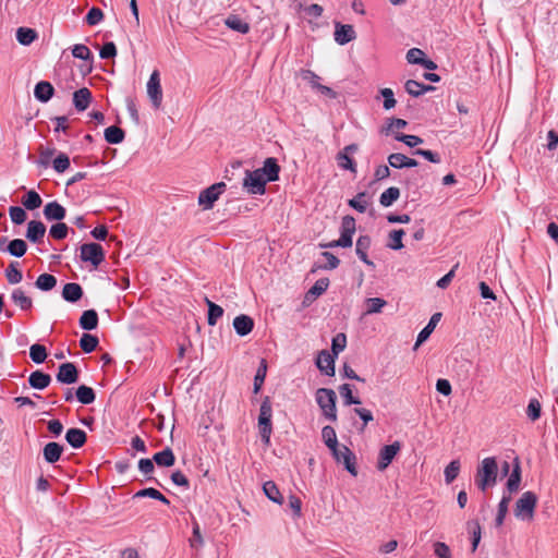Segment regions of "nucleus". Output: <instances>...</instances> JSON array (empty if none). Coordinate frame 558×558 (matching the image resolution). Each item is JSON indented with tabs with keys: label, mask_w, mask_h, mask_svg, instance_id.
<instances>
[{
	"label": "nucleus",
	"mask_w": 558,
	"mask_h": 558,
	"mask_svg": "<svg viewBox=\"0 0 558 558\" xmlns=\"http://www.w3.org/2000/svg\"><path fill=\"white\" fill-rule=\"evenodd\" d=\"M498 464L496 458H484L476 469L475 484L482 492L497 483Z\"/></svg>",
	"instance_id": "obj_1"
},
{
	"label": "nucleus",
	"mask_w": 558,
	"mask_h": 558,
	"mask_svg": "<svg viewBox=\"0 0 558 558\" xmlns=\"http://www.w3.org/2000/svg\"><path fill=\"white\" fill-rule=\"evenodd\" d=\"M537 505V496L533 492H524L517 500L514 515L521 521H532Z\"/></svg>",
	"instance_id": "obj_2"
},
{
	"label": "nucleus",
	"mask_w": 558,
	"mask_h": 558,
	"mask_svg": "<svg viewBox=\"0 0 558 558\" xmlns=\"http://www.w3.org/2000/svg\"><path fill=\"white\" fill-rule=\"evenodd\" d=\"M316 401L325 417L335 422L337 420L336 401L337 395L332 389L319 388L316 391Z\"/></svg>",
	"instance_id": "obj_3"
},
{
	"label": "nucleus",
	"mask_w": 558,
	"mask_h": 558,
	"mask_svg": "<svg viewBox=\"0 0 558 558\" xmlns=\"http://www.w3.org/2000/svg\"><path fill=\"white\" fill-rule=\"evenodd\" d=\"M271 415L272 409L269 397H265L259 410L258 426L263 441L269 444L271 434Z\"/></svg>",
	"instance_id": "obj_4"
},
{
	"label": "nucleus",
	"mask_w": 558,
	"mask_h": 558,
	"mask_svg": "<svg viewBox=\"0 0 558 558\" xmlns=\"http://www.w3.org/2000/svg\"><path fill=\"white\" fill-rule=\"evenodd\" d=\"M332 456L338 463H342L345 470L353 476L357 475L354 453L344 445H337L331 449Z\"/></svg>",
	"instance_id": "obj_5"
},
{
	"label": "nucleus",
	"mask_w": 558,
	"mask_h": 558,
	"mask_svg": "<svg viewBox=\"0 0 558 558\" xmlns=\"http://www.w3.org/2000/svg\"><path fill=\"white\" fill-rule=\"evenodd\" d=\"M225 189L226 184L223 182H219L203 190L198 195V205L205 210L213 208L215 202L219 198Z\"/></svg>",
	"instance_id": "obj_6"
},
{
	"label": "nucleus",
	"mask_w": 558,
	"mask_h": 558,
	"mask_svg": "<svg viewBox=\"0 0 558 558\" xmlns=\"http://www.w3.org/2000/svg\"><path fill=\"white\" fill-rule=\"evenodd\" d=\"M267 179L260 175L259 171H245V178L243 179V187L250 194H264Z\"/></svg>",
	"instance_id": "obj_7"
},
{
	"label": "nucleus",
	"mask_w": 558,
	"mask_h": 558,
	"mask_svg": "<svg viewBox=\"0 0 558 558\" xmlns=\"http://www.w3.org/2000/svg\"><path fill=\"white\" fill-rule=\"evenodd\" d=\"M81 259L90 262L93 266L98 267L105 260V251L100 244L85 243L81 245Z\"/></svg>",
	"instance_id": "obj_8"
},
{
	"label": "nucleus",
	"mask_w": 558,
	"mask_h": 558,
	"mask_svg": "<svg viewBox=\"0 0 558 558\" xmlns=\"http://www.w3.org/2000/svg\"><path fill=\"white\" fill-rule=\"evenodd\" d=\"M147 95L155 109H159L162 101V89L158 70H154L147 82Z\"/></svg>",
	"instance_id": "obj_9"
},
{
	"label": "nucleus",
	"mask_w": 558,
	"mask_h": 558,
	"mask_svg": "<svg viewBox=\"0 0 558 558\" xmlns=\"http://www.w3.org/2000/svg\"><path fill=\"white\" fill-rule=\"evenodd\" d=\"M355 230V219L352 216H344L341 222V234L338 239V244H341V247H351Z\"/></svg>",
	"instance_id": "obj_10"
},
{
	"label": "nucleus",
	"mask_w": 558,
	"mask_h": 558,
	"mask_svg": "<svg viewBox=\"0 0 558 558\" xmlns=\"http://www.w3.org/2000/svg\"><path fill=\"white\" fill-rule=\"evenodd\" d=\"M401 445L399 441H395L391 445L384 446L378 456L377 469L384 471L392 462L397 453L400 451Z\"/></svg>",
	"instance_id": "obj_11"
},
{
	"label": "nucleus",
	"mask_w": 558,
	"mask_h": 558,
	"mask_svg": "<svg viewBox=\"0 0 558 558\" xmlns=\"http://www.w3.org/2000/svg\"><path fill=\"white\" fill-rule=\"evenodd\" d=\"M359 146L356 144H350L345 146L341 151L337 154V162L338 166L342 169L350 170L352 172L356 171V166L353 159L350 157L351 154L356 153Z\"/></svg>",
	"instance_id": "obj_12"
},
{
	"label": "nucleus",
	"mask_w": 558,
	"mask_h": 558,
	"mask_svg": "<svg viewBox=\"0 0 558 558\" xmlns=\"http://www.w3.org/2000/svg\"><path fill=\"white\" fill-rule=\"evenodd\" d=\"M78 372L76 366L66 362L59 366V371L57 374V380L61 384H74L77 380Z\"/></svg>",
	"instance_id": "obj_13"
},
{
	"label": "nucleus",
	"mask_w": 558,
	"mask_h": 558,
	"mask_svg": "<svg viewBox=\"0 0 558 558\" xmlns=\"http://www.w3.org/2000/svg\"><path fill=\"white\" fill-rule=\"evenodd\" d=\"M355 38L356 34L352 25L336 23L335 40L339 45H345Z\"/></svg>",
	"instance_id": "obj_14"
},
{
	"label": "nucleus",
	"mask_w": 558,
	"mask_h": 558,
	"mask_svg": "<svg viewBox=\"0 0 558 558\" xmlns=\"http://www.w3.org/2000/svg\"><path fill=\"white\" fill-rule=\"evenodd\" d=\"M372 240L368 235L359 236L355 245L356 255L367 266L375 267L374 263L368 258L367 251L369 250Z\"/></svg>",
	"instance_id": "obj_15"
},
{
	"label": "nucleus",
	"mask_w": 558,
	"mask_h": 558,
	"mask_svg": "<svg viewBox=\"0 0 558 558\" xmlns=\"http://www.w3.org/2000/svg\"><path fill=\"white\" fill-rule=\"evenodd\" d=\"M233 328L239 336H246L253 330L254 320L248 315L241 314L233 319Z\"/></svg>",
	"instance_id": "obj_16"
},
{
	"label": "nucleus",
	"mask_w": 558,
	"mask_h": 558,
	"mask_svg": "<svg viewBox=\"0 0 558 558\" xmlns=\"http://www.w3.org/2000/svg\"><path fill=\"white\" fill-rule=\"evenodd\" d=\"M65 208L56 201L47 203L44 207V216L49 221H60L65 217Z\"/></svg>",
	"instance_id": "obj_17"
},
{
	"label": "nucleus",
	"mask_w": 558,
	"mask_h": 558,
	"mask_svg": "<svg viewBox=\"0 0 558 558\" xmlns=\"http://www.w3.org/2000/svg\"><path fill=\"white\" fill-rule=\"evenodd\" d=\"M46 233V226L41 221L31 220L27 225L26 238L33 243H39Z\"/></svg>",
	"instance_id": "obj_18"
},
{
	"label": "nucleus",
	"mask_w": 558,
	"mask_h": 558,
	"mask_svg": "<svg viewBox=\"0 0 558 558\" xmlns=\"http://www.w3.org/2000/svg\"><path fill=\"white\" fill-rule=\"evenodd\" d=\"M260 175L267 179V181H276L279 177L280 167L275 158H267L264 162V167L256 169Z\"/></svg>",
	"instance_id": "obj_19"
},
{
	"label": "nucleus",
	"mask_w": 558,
	"mask_h": 558,
	"mask_svg": "<svg viewBox=\"0 0 558 558\" xmlns=\"http://www.w3.org/2000/svg\"><path fill=\"white\" fill-rule=\"evenodd\" d=\"M329 280L327 278L318 279L314 286L306 292L304 298V303L308 304L315 301L319 295H322L328 288Z\"/></svg>",
	"instance_id": "obj_20"
},
{
	"label": "nucleus",
	"mask_w": 558,
	"mask_h": 558,
	"mask_svg": "<svg viewBox=\"0 0 558 558\" xmlns=\"http://www.w3.org/2000/svg\"><path fill=\"white\" fill-rule=\"evenodd\" d=\"M317 367L327 375L335 373V359L328 351H322L316 361Z\"/></svg>",
	"instance_id": "obj_21"
},
{
	"label": "nucleus",
	"mask_w": 558,
	"mask_h": 558,
	"mask_svg": "<svg viewBox=\"0 0 558 558\" xmlns=\"http://www.w3.org/2000/svg\"><path fill=\"white\" fill-rule=\"evenodd\" d=\"M92 100V93L88 88L83 87L73 94V104L78 111H84L88 108Z\"/></svg>",
	"instance_id": "obj_22"
},
{
	"label": "nucleus",
	"mask_w": 558,
	"mask_h": 558,
	"mask_svg": "<svg viewBox=\"0 0 558 558\" xmlns=\"http://www.w3.org/2000/svg\"><path fill=\"white\" fill-rule=\"evenodd\" d=\"M53 92H54V88L49 82L41 81L36 84L35 89H34V95L37 100H39L41 102H47L53 96Z\"/></svg>",
	"instance_id": "obj_23"
},
{
	"label": "nucleus",
	"mask_w": 558,
	"mask_h": 558,
	"mask_svg": "<svg viewBox=\"0 0 558 558\" xmlns=\"http://www.w3.org/2000/svg\"><path fill=\"white\" fill-rule=\"evenodd\" d=\"M440 318H441V313H435L430 317L428 324L418 333L416 343H415V348H417L418 345H421L424 341H426L428 339V337L430 336V333L434 331L437 324L439 323Z\"/></svg>",
	"instance_id": "obj_24"
},
{
	"label": "nucleus",
	"mask_w": 558,
	"mask_h": 558,
	"mask_svg": "<svg viewBox=\"0 0 558 558\" xmlns=\"http://www.w3.org/2000/svg\"><path fill=\"white\" fill-rule=\"evenodd\" d=\"M65 439L73 448H81L86 442V433L80 428H70Z\"/></svg>",
	"instance_id": "obj_25"
},
{
	"label": "nucleus",
	"mask_w": 558,
	"mask_h": 558,
	"mask_svg": "<svg viewBox=\"0 0 558 558\" xmlns=\"http://www.w3.org/2000/svg\"><path fill=\"white\" fill-rule=\"evenodd\" d=\"M83 295V289L78 283H66L62 290V296L68 302H76Z\"/></svg>",
	"instance_id": "obj_26"
},
{
	"label": "nucleus",
	"mask_w": 558,
	"mask_h": 558,
	"mask_svg": "<svg viewBox=\"0 0 558 558\" xmlns=\"http://www.w3.org/2000/svg\"><path fill=\"white\" fill-rule=\"evenodd\" d=\"M62 451L63 448L58 442H48L44 447L43 454L48 463H54L60 459Z\"/></svg>",
	"instance_id": "obj_27"
},
{
	"label": "nucleus",
	"mask_w": 558,
	"mask_h": 558,
	"mask_svg": "<svg viewBox=\"0 0 558 558\" xmlns=\"http://www.w3.org/2000/svg\"><path fill=\"white\" fill-rule=\"evenodd\" d=\"M153 460L158 466H172L175 462V457L171 448L167 447L162 451L155 453Z\"/></svg>",
	"instance_id": "obj_28"
},
{
	"label": "nucleus",
	"mask_w": 558,
	"mask_h": 558,
	"mask_svg": "<svg viewBox=\"0 0 558 558\" xmlns=\"http://www.w3.org/2000/svg\"><path fill=\"white\" fill-rule=\"evenodd\" d=\"M98 325V314L95 310L83 312L80 318V326L85 330H93Z\"/></svg>",
	"instance_id": "obj_29"
},
{
	"label": "nucleus",
	"mask_w": 558,
	"mask_h": 558,
	"mask_svg": "<svg viewBox=\"0 0 558 558\" xmlns=\"http://www.w3.org/2000/svg\"><path fill=\"white\" fill-rule=\"evenodd\" d=\"M225 24L231 28L232 31H235V32H239L241 34H246L248 33L250 31V25L248 23H246L244 20H242L240 16L238 15H229L226 20H225Z\"/></svg>",
	"instance_id": "obj_30"
},
{
	"label": "nucleus",
	"mask_w": 558,
	"mask_h": 558,
	"mask_svg": "<svg viewBox=\"0 0 558 558\" xmlns=\"http://www.w3.org/2000/svg\"><path fill=\"white\" fill-rule=\"evenodd\" d=\"M405 90L414 96V97H418L421 95H423L424 93L426 92H429V90H434L435 87L434 86H430V85H424L417 81H414V80H409L405 82Z\"/></svg>",
	"instance_id": "obj_31"
},
{
	"label": "nucleus",
	"mask_w": 558,
	"mask_h": 558,
	"mask_svg": "<svg viewBox=\"0 0 558 558\" xmlns=\"http://www.w3.org/2000/svg\"><path fill=\"white\" fill-rule=\"evenodd\" d=\"M265 495L275 504L281 505L283 502L282 495L280 494L277 485L272 481H267L263 485Z\"/></svg>",
	"instance_id": "obj_32"
},
{
	"label": "nucleus",
	"mask_w": 558,
	"mask_h": 558,
	"mask_svg": "<svg viewBox=\"0 0 558 558\" xmlns=\"http://www.w3.org/2000/svg\"><path fill=\"white\" fill-rule=\"evenodd\" d=\"M22 204L24 205V207L26 209L34 210V209H37V208H39L41 206L43 199H41L40 195L36 191L31 190L23 197Z\"/></svg>",
	"instance_id": "obj_33"
},
{
	"label": "nucleus",
	"mask_w": 558,
	"mask_h": 558,
	"mask_svg": "<svg viewBox=\"0 0 558 558\" xmlns=\"http://www.w3.org/2000/svg\"><path fill=\"white\" fill-rule=\"evenodd\" d=\"M125 133L119 126L112 125L105 130V140L109 144H120L123 142Z\"/></svg>",
	"instance_id": "obj_34"
},
{
	"label": "nucleus",
	"mask_w": 558,
	"mask_h": 558,
	"mask_svg": "<svg viewBox=\"0 0 558 558\" xmlns=\"http://www.w3.org/2000/svg\"><path fill=\"white\" fill-rule=\"evenodd\" d=\"M37 38V33L33 28L20 27L16 31V39L21 45L28 46Z\"/></svg>",
	"instance_id": "obj_35"
},
{
	"label": "nucleus",
	"mask_w": 558,
	"mask_h": 558,
	"mask_svg": "<svg viewBox=\"0 0 558 558\" xmlns=\"http://www.w3.org/2000/svg\"><path fill=\"white\" fill-rule=\"evenodd\" d=\"M12 301L21 307V310H29L33 305L32 299L25 294L22 289H14L12 292Z\"/></svg>",
	"instance_id": "obj_36"
},
{
	"label": "nucleus",
	"mask_w": 558,
	"mask_h": 558,
	"mask_svg": "<svg viewBox=\"0 0 558 558\" xmlns=\"http://www.w3.org/2000/svg\"><path fill=\"white\" fill-rule=\"evenodd\" d=\"M205 302L208 306V324L215 326L217 320L223 315V308L211 302L208 298L205 299Z\"/></svg>",
	"instance_id": "obj_37"
},
{
	"label": "nucleus",
	"mask_w": 558,
	"mask_h": 558,
	"mask_svg": "<svg viewBox=\"0 0 558 558\" xmlns=\"http://www.w3.org/2000/svg\"><path fill=\"white\" fill-rule=\"evenodd\" d=\"M56 284H57L56 277L50 274H43V275L38 276V278L36 279V282H35L36 288H38L39 290H43V291H50L56 287Z\"/></svg>",
	"instance_id": "obj_38"
},
{
	"label": "nucleus",
	"mask_w": 558,
	"mask_h": 558,
	"mask_svg": "<svg viewBox=\"0 0 558 558\" xmlns=\"http://www.w3.org/2000/svg\"><path fill=\"white\" fill-rule=\"evenodd\" d=\"M19 263L12 262L5 269V278L10 284H17L22 281V271L17 268Z\"/></svg>",
	"instance_id": "obj_39"
},
{
	"label": "nucleus",
	"mask_w": 558,
	"mask_h": 558,
	"mask_svg": "<svg viewBox=\"0 0 558 558\" xmlns=\"http://www.w3.org/2000/svg\"><path fill=\"white\" fill-rule=\"evenodd\" d=\"M400 196V190L398 187L391 186L381 193L379 203L384 207L391 206Z\"/></svg>",
	"instance_id": "obj_40"
},
{
	"label": "nucleus",
	"mask_w": 558,
	"mask_h": 558,
	"mask_svg": "<svg viewBox=\"0 0 558 558\" xmlns=\"http://www.w3.org/2000/svg\"><path fill=\"white\" fill-rule=\"evenodd\" d=\"M368 195L366 192L359 193L355 197L349 201V205L359 213H365L368 206Z\"/></svg>",
	"instance_id": "obj_41"
},
{
	"label": "nucleus",
	"mask_w": 558,
	"mask_h": 558,
	"mask_svg": "<svg viewBox=\"0 0 558 558\" xmlns=\"http://www.w3.org/2000/svg\"><path fill=\"white\" fill-rule=\"evenodd\" d=\"M7 251L15 257H22L27 251V244L22 239H14L8 244Z\"/></svg>",
	"instance_id": "obj_42"
},
{
	"label": "nucleus",
	"mask_w": 558,
	"mask_h": 558,
	"mask_svg": "<svg viewBox=\"0 0 558 558\" xmlns=\"http://www.w3.org/2000/svg\"><path fill=\"white\" fill-rule=\"evenodd\" d=\"M47 349L45 345L35 343L29 347V357L34 363H43L47 359Z\"/></svg>",
	"instance_id": "obj_43"
},
{
	"label": "nucleus",
	"mask_w": 558,
	"mask_h": 558,
	"mask_svg": "<svg viewBox=\"0 0 558 558\" xmlns=\"http://www.w3.org/2000/svg\"><path fill=\"white\" fill-rule=\"evenodd\" d=\"M75 396L83 404H89L95 400V392L89 386H78Z\"/></svg>",
	"instance_id": "obj_44"
},
{
	"label": "nucleus",
	"mask_w": 558,
	"mask_h": 558,
	"mask_svg": "<svg viewBox=\"0 0 558 558\" xmlns=\"http://www.w3.org/2000/svg\"><path fill=\"white\" fill-rule=\"evenodd\" d=\"M98 342L99 341L96 336H93L90 333H83V336L80 339V347L84 352L90 353L97 348Z\"/></svg>",
	"instance_id": "obj_45"
},
{
	"label": "nucleus",
	"mask_w": 558,
	"mask_h": 558,
	"mask_svg": "<svg viewBox=\"0 0 558 558\" xmlns=\"http://www.w3.org/2000/svg\"><path fill=\"white\" fill-rule=\"evenodd\" d=\"M460 468H461V464H460L459 460H452L445 468L444 475H445V482L447 484L452 483L457 478V476L459 475V472H460Z\"/></svg>",
	"instance_id": "obj_46"
},
{
	"label": "nucleus",
	"mask_w": 558,
	"mask_h": 558,
	"mask_svg": "<svg viewBox=\"0 0 558 558\" xmlns=\"http://www.w3.org/2000/svg\"><path fill=\"white\" fill-rule=\"evenodd\" d=\"M511 501L510 496H504L498 505V511L495 519L496 525L501 526L504 524L505 518L508 513V507Z\"/></svg>",
	"instance_id": "obj_47"
},
{
	"label": "nucleus",
	"mask_w": 558,
	"mask_h": 558,
	"mask_svg": "<svg viewBox=\"0 0 558 558\" xmlns=\"http://www.w3.org/2000/svg\"><path fill=\"white\" fill-rule=\"evenodd\" d=\"M322 437H323V440H324L325 445L330 450L333 449L335 447H337V445H339V442L337 440L336 430L331 426L323 427V429H322Z\"/></svg>",
	"instance_id": "obj_48"
},
{
	"label": "nucleus",
	"mask_w": 558,
	"mask_h": 558,
	"mask_svg": "<svg viewBox=\"0 0 558 558\" xmlns=\"http://www.w3.org/2000/svg\"><path fill=\"white\" fill-rule=\"evenodd\" d=\"M521 482V471L520 465L517 463L512 470V473L510 474L508 481H507V488L509 493H514L519 489Z\"/></svg>",
	"instance_id": "obj_49"
},
{
	"label": "nucleus",
	"mask_w": 558,
	"mask_h": 558,
	"mask_svg": "<svg viewBox=\"0 0 558 558\" xmlns=\"http://www.w3.org/2000/svg\"><path fill=\"white\" fill-rule=\"evenodd\" d=\"M366 315L380 313L387 302L380 298H369L366 300Z\"/></svg>",
	"instance_id": "obj_50"
},
{
	"label": "nucleus",
	"mask_w": 558,
	"mask_h": 558,
	"mask_svg": "<svg viewBox=\"0 0 558 558\" xmlns=\"http://www.w3.org/2000/svg\"><path fill=\"white\" fill-rule=\"evenodd\" d=\"M404 230H393L389 233V243L387 246L391 250H401L403 247L402 238L404 235Z\"/></svg>",
	"instance_id": "obj_51"
},
{
	"label": "nucleus",
	"mask_w": 558,
	"mask_h": 558,
	"mask_svg": "<svg viewBox=\"0 0 558 558\" xmlns=\"http://www.w3.org/2000/svg\"><path fill=\"white\" fill-rule=\"evenodd\" d=\"M53 169L62 173L70 167V158L66 154L60 153L52 161Z\"/></svg>",
	"instance_id": "obj_52"
},
{
	"label": "nucleus",
	"mask_w": 558,
	"mask_h": 558,
	"mask_svg": "<svg viewBox=\"0 0 558 558\" xmlns=\"http://www.w3.org/2000/svg\"><path fill=\"white\" fill-rule=\"evenodd\" d=\"M68 231H69V228L65 223L58 222V223L51 226V228L49 230V234H50V236H52L56 240H62V239L66 238Z\"/></svg>",
	"instance_id": "obj_53"
},
{
	"label": "nucleus",
	"mask_w": 558,
	"mask_h": 558,
	"mask_svg": "<svg viewBox=\"0 0 558 558\" xmlns=\"http://www.w3.org/2000/svg\"><path fill=\"white\" fill-rule=\"evenodd\" d=\"M541 403L537 399H531L526 409V414L531 421H536L541 416Z\"/></svg>",
	"instance_id": "obj_54"
},
{
	"label": "nucleus",
	"mask_w": 558,
	"mask_h": 558,
	"mask_svg": "<svg viewBox=\"0 0 558 558\" xmlns=\"http://www.w3.org/2000/svg\"><path fill=\"white\" fill-rule=\"evenodd\" d=\"M347 345V336L342 332L338 333L332 339L331 350L332 355H338L341 351L344 350Z\"/></svg>",
	"instance_id": "obj_55"
},
{
	"label": "nucleus",
	"mask_w": 558,
	"mask_h": 558,
	"mask_svg": "<svg viewBox=\"0 0 558 558\" xmlns=\"http://www.w3.org/2000/svg\"><path fill=\"white\" fill-rule=\"evenodd\" d=\"M9 214L11 220L16 225H22L27 218L25 210L19 206L10 207Z\"/></svg>",
	"instance_id": "obj_56"
},
{
	"label": "nucleus",
	"mask_w": 558,
	"mask_h": 558,
	"mask_svg": "<svg viewBox=\"0 0 558 558\" xmlns=\"http://www.w3.org/2000/svg\"><path fill=\"white\" fill-rule=\"evenodd\" d=\"M102 11L99 8L94 7L88 11L85 20L88 25L94 26L97 25L102 20Z\"/></svg>",
	"instance_id": "obj_57"
},
{
	"label": "nucleus",
	"mask_w": 558,
	"mask_h": 558,
	"mask_svg": "<svg viewBox=\"0 0 558 558\" xmlns=\"http://www.w3.org/2000/svg\"><path fill=\"white\" fill-rule=\"evenodd\" d=\"M380 95L384 97V108L390 110L396 106L395 95L391 88L380 89Z\"/></svg>",
	"instance_id": "obj_58"
},
{
	"label": "nucleus",
	"mask_w": 558,
	"mask_h": 558,
	"mask_svg": "<svg viewBox=\"0 0 558 558\" xmlns=\"http://www.w3.org/2000/svg\"><path fill=\"white\" fill-rule=\"evenodd\" d=\"M51 376L40 371H35L28 377V384H50Z\"/></svg>",
	"instance_id": "obj_59"
},
{
	"label": "nucleus",
	"mask_w": 558,
	"mask_h": 558,
	"mask_svg": "<svg viewBox=\"0 0 558 558\" xmlns=\"http://www.w3.org/2000/svg\"><path fill=\"white\" fill-rule=\"evenodd\" d=\"M303 81L307 82L312 88L317 89L319 87V76L311 70H303L300 73Z\"/></svg>",
	"instance_id": "obj_60"
},
{
	"label": "nucleus",
	"mask_w": 558,
	"mask_h": 558,
	"mask_svg": "<svg viewBox=\"0 0 558 558\" xmlns=\"http://www.w3.org/2000/svg\"><path fill=\"white\" fill-rule=\"evenodd\" d=\"M396 140L404 143L409 147H415L423 143V140L416 135L398 134Z\"/></svg>",
	"instance_id": "obj_61"
},
{
	"label": "nucleus",
	"mask_w": 558,
	"mask_h": 558,
	"mask_svg": "<svg viewBox=\"0 0 558 558\" xmlns=\"http://www.w3.org/2000/svg\"><path fill=\"white\" fill-rule=\"evenodd\" d=\"M73 57L82 60H88L92 56L89 48L85 45H75L72 49Z\"/></svg>",
	"instance_id": "obj_62"
},
{
	"label": "nucleus",
	"mask_w": 558,
	"mask_h": 558,
	"mask_svg": "<svg viewBox=\"0 0 558 558\" xmlns=\"http://www.w3.org/2000/svg\"><path fill=\"white\" fill-rule=\"evenodd\" d=\"M425 57V53L418 48H411L407 52V60L412 64H420Z\"/></svg>",
	"instance_id": "obj_63"
},
{
	"label": "nucleus",
	"mask_w": 558,
	"mask_h": 558,
	"mask_svg": "<svg viewBox=\"0 0 558 558\" xmlns=\"http://www.w3.org/2000/svg\"><path fill=\"white\" fill-rule=\"evenodd\" d=\"M404 161H405V155L403 154H400V153H395V154H391L389 157H388V162L391 167L393 168H397V169H401V168H404Z\"/></svg>",
	"instance_id": "obj_64"
}]
</instances>
